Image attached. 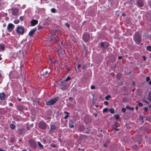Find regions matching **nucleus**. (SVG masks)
<instances>
[{
  "label": "nucleus",
  "mask_w": 151,
  "mask_h": 151,
  "mask_svg": "<svg viewBox=\"0 0 151 151\" xmlns=\"http://www.w3.org/2000/svg\"><path fill=\"white\" fill-rule=\"evenodd\" d=\"M94 115L95 117H96L97 116V114L96 113H95L94 114Z\"/></svg>",
  "instance_id": "45"
},
{
  "label": "nucleus",
  "mask_w": 151,
  "mask_h": 151,
  "mask_svg": "<svg viewBox=\"0 0 151 151\" xmlns=\"http://www.w3.org/2000/svg\"><path fill=\"white\" fill-rule=\"evenodd\" d=\"M117 124L118 123L116 122L113 125V128L116 131H118L119 129H118L117 128V127H118L117 125Z\"/></svg>",
  "instance_id": "14"
},
{
  "label": "nucleus",
  "mask_w": 151,
  "mask_h": 151,
  "mask_svg": "<svg viewBox=\"0 0 151 151\" xmlns=\"http://www.w3.org/2000/svg\"><path fill=\"white\" fill-rule=\"evenodd\" d=\"M144 109L145 111H147L148 109L147 107H145L144 108Z\"/></svg>",
  "instance_id": "37"
},
{
  "label": "nucleus",
  "mask_w": 151,
  "mask_h": 151,
  "mask_svg": "<svg viewBox=\"0 0 151 151\" xmlns=\"http://www.w3.org/2000/svg\"><path fill=\"white\" fill-rule=\"evenodd\" d=\"M70 79V77H68L66 80H65V81H67Z\"/></svg>",
  "instance_id": "27"
},
{
  "label": "nucleus",
  "mask_w": 151,
  "mask_h": 151,
  "mask_svg": "<svg viewBox=\"0 0 151 151\" xmlns=\"http://www.w3.org/2000/svg\"><path fill=\"white\" fill-rule=\"evenodd\" d=\"M110 112L111 114H114V109H109Z\"/></svg>",
  "instance_id": "21"
},
{
  "label": "nucleus",
  "mask_w": 151,
  "mask_h": 151,
  "mask_svg": "<svg viewBox=\"0 0 151 151\" xmlns=\"http://www.w3.org/2000/svg\"><path fill=\"white\" fill-rule=\"evenodd\" d=\"M48 71H46L45 72V73H44V75H46L47 74V73H48Z\"/></svg>",
  "instance_id": "42"
},
{
  "label": "nucleus",
  "mask_w": 151,
  "mask_h": 151,
  "mask_svg": "<svg viewBox=\"0 0 151 151\" xmlns=\"http://www.w3.org/2000/svg\"><path fill=\"white\" fill-rule=\"evenodd\" d=\"M29 143L32 147L34 148H35L36 147V144L34 141L32 140H30L29 141Z\"/></svg>",
  "instance_id": "7"
},
{
  "label": "nucleus",
  "mask_w": 151,
  "mask_h": 151,
  "mask_svg": "<svg viewBox=\"0 0 151 151\" xmlns=\"http://www.w3.org/2000/svg\"><path fill=\"white\" fill-rule=\"evenodd\" d=\"M123 57L122 56H119L118 57V59H121Z\"/></svg>",
  "instance_id": "39"
},
{
  "label": "nucleus",
  "mask_w": 151,
  "mask_h": 151,
  "mask_svg": "<svg viewBox=\"0 0 151 151\" xmlns=\"http://www.w3.org/2000/svg\"><path fill=\"white\" fill-rule=\"evenodd\" d=\"M110 96L109 95L106 96L105 97V99L106 100H109L110 98Z\"/></svg>",
  "instance_id": "23"
},
{
  "label": "nucleus",
  "mask_w": 151,
  "mask_h": 151,
  "mask_svg": "<svg viewBox=\"0 0 151 151\" xmlns=\"http://www.w3.org/2000/svg\"><path fill=\"white\" fill-rule=\"evenodd\" d=\"M127 99L126 98H124L123 99V101L124 102H125L126 101Z\"/></svg>",
  "instance_id": "38"
},
{
  "label": "nucleus",
  "mask_w": 151,
  "mask_h": 151,
  "mask_svg": "<svg viewBox=\"0 0 151 151\" xmlns=\"http://www.w3.org/2000/svg\"><path fill=\"white\" fill-rule=\"evenodd\" d=\"M72 99V98H69V99Z\"/></svg>",
  "instance_id": "57"
},
{
  "label": "nucleus",
  "mask_w": 151,
  "mask_h": 151,
  "mask_svg": "<svg viewBox=\"0 0 151 151\" xmlns=\"http://www.w3.org/2000/svg\"><path fill=\"white\" fill-rule=\"evenodd\" d=\"M58 100L57 98H55L52 99L46 103V105H51L55 104Z\"/></svg>",
  "instance_id": "3"
},
{
  "label": "nucleus",
  "mask_w": 151,
  "mask_h": 151,
  "mask_svg": "<svg viewBox=\"0 0 151 151\" xmlns=\"http://www.w3.org/2000/svg\"><path fill=\"white\" fill-rule=\"evenodd\" d=\"M2 75L1 73H0V78H1V77Z\"/></svg>",
  "instance_id": "50"
},
{
  "label": "nucleus",
  "mask_w": 151,
  "mask_h": 151,
  "mask_svg": "<svg viewBox=\"0 0 151 151\" xmlns=\"http://www.w3.org/2000/svg\"><path fill=\"white\" fill-rule=\"evenodd\" d=\"M75 124V121L74 120H71L69 122V126L70 128L73 127Z\"/></svg>",
  "instance_id": "6"
},
{
  "label": "nucleus",
  "mask_w": 151,
  "mask_h": 151,
  "mask_svg": "<svg viewBox=\"0 0 151 151\" xmlns=\"http://www.w3.org/2000/svg\"><path fill=\"white\" fill-rule=\"evenodd\" d=\"M65 114H69L67 112H64Z\"/></svg>",
  "instance_id": "51"
},
{
  "label": "nucleus",
  "mask_w": 151,
  "mask_h": 151,
  "mask_svg": "<svg viewBox=\"0 0 151 151\" xmlns=\"http://www.w3.org/2000/svg\"><path fill=\"white\" fill-rule=\"evenodd\" d=\"M108 109L107 108H105L103 110V112H106L107 111Z\"/></svg>",
  "instance_id": "28"
},
{
  "label": "nucleus",
  "mask_w": 151,
  "mask_h": 151,
  "mask_svg": "<svg viewBox=\"0 0 151 151\" xmlns=\"http://www.w3.org/2000/svg\"><path fill=\"white\" fill-rule=\"evenodd\" d=\"M138 105L140 106H143V104L141 103H138Z\"/></svg>",
  "instance_id": "33"
},
{
  "label": "nucleus",
  "mask_w": 151,
  "mask_h": 151,
  "mask_svg": "<svg viewBox=\"0 0 151 151\" xmlns=\"http://www.w3.org/2000/svg\"><path fill=\"white\" fill-rule=\"evenodd\" d=\"M68 115L65 116L64 117V119H67L68 118Z\"/></svg>",
  "instance_id": "44"
},
{
  "label": "nucleus",
  "mask_w": 151,
  "mask_h": 151,
  "mask_svg": "<svg viewBox=\"0 0 151 151\" xmlns=\"http://www.w3.org/2000/svg\"><path fill=\"white\" fill-rule=\"evenodd\" d=\"M126 111V109L125 108H122V111L123 112H125Z\"/></svg>",
  "instance_id": "29"
},
{
  "label": "nucleus",
  "mask_w": 151,
  "mask_h": 151,
  "mask_svg": "<svg viewBox=\"0 0 151 151\" xmlns=\"http://www.w3.org/2000/svg\"><path fill=\"white\" fill-rule=\"evenodd\" d=\"M134 39L137 42L139 43L141 41V38L139 34L136 33L134 36Z\"/></svg>",
  "instance_id": "2"
},
{
  "label": "nucleus",
  "mask_w": 151,
  "mask_h": 151,
  "mask_svg": "<svg viewBox=\"0 0 151 151\" xmlns=\"http://www.w3.org/2000/svg\"><path fill=\"white\" fill-rule=\"evenodd\" d=\"M143 59H144V60L145 61L146 60V58L145 56H143Z\"/></svg>",
  "instance_id": "43"
},
{
  "label": "nucleus",
  "mask_w": 151,
  "mask_h": 151,
  "mask_svg": "<svg viewBox=\"0 0 151 151\" xmlns=\"http://www.w3.org/2000/svg\"><path fill=\"white\" fill-rule=\"evenodd\" d=\"M43 141L44 143H45L46 142V140L45 139H43Z\"/></svg>",
  "instance_id": "41"
},
{
  "label": "nucleus",
  "mask_w": 151,
  "mask_h": 151,
  "mask_svg": "<svg viewBox=\"0 0 151 151\" xmlns=\"http://www.w3.org/2000/svg\"><path fill=\"white\" fill-rule=\"evenodd\" d=\"M107 43H106L102 42L101 44V46L102 47H106L108 46H106Z\"/></svg>",
  "instance_id": "15"
},
{
  "label": "nucleus",
  "mask_w": 151,
  "mask_h": 151,
  "mask_svg": "<svg viewBox=\"0 0 151 151\" xmlns=\"http://www.w3.org/2000/svg\"><path fill=\"white\" fill-rule=\"evenodd\" d=\"M56 127L53 125H51L50 127V132H53L56 129Z\"/></svg>",
  "instance_id": "10"
},
{
  "label": "nucleus",
  "mask_w": 151,
  "mask_h": 151,
  "mask_svg": "<svg viewBox=\"0 0 151 151\" xmlns=\"http://www.w3.org/2000/svg\"><path fill=\"white\" fill-rule=\"evenodd\" d=\"M81 67V65L80 64H79L78 65V69H79Z\"/></svg>",
  "instance_id": "36"
},
{
  "label": "nucleus",
  "mask_w": 151,
  "mask_h": 151,
  "mask_svg": "<svg viewBox=\"0 0 151 151\" xmlns=\"http://www.w3.org/2000/svg\"><path fill=\"white\" fill-rule=\"evenodd\" d=\"M91 88L92 89H95V87L94 86H91Z\"/></svg>",
  "instance_id": "34"
},
{
  "label": "nucleus",
  "mask_w": 151,
  "mask_h": 151,
  "mask_svg": "<svg viewBox=\"0 0 151 151\" xmlns=\"http://www.w3.org/2000/svg\"><path fill=\"white\" fill-rule=\"evenodd\" d=\"M38 21L37 20L34 19L31 22V24L32 26H34L37 24Z\"/></svg>",
  "instance_id": "12"
},
{
  "label": "nucleus",
  "mask_w": 151,
  "mask_h": 151,
  "mask_svg": "<svg viewBox=\"0 0 151 151\" xmlns=\"http://www.w3.org/2000/svg\"><path fill=\"white\" fill-rule=\"evenodd\" d=\"M108 104V102L107 101H104V104L106 105H107Z\"/></svg>",
  "instance_id": "30"
},
{
  "label": "nucleus",
  "mask_w": 151,
  "mask_h": 151,
  "mask_svg": "<svg viewBox=\"0 0 151 151\" xmlns=\"http://www.w3.org/2000/svg\"><path fill=\"white\" fill-rule=\"evenodd\" d=\"M115 118L117 120L119 119V116L118 115H115Z\"/></svg>",
  "instance_id": "26"
},
{
  "label": "nucleus",
  "mask_w": 151,
  "mask_h": 151,
  "mask_svg": "<svg viewBox=\"0 0 151 151\" xmlns=\"http://www.w3.org/2000/svg\"><path fill=\"white\" fill-rule=\"evenodd\" d=\"M6 98V95L4 93H0V99L1 100H4Z\"/></svg>",
  "instance_id": "9"
},
{
  "label": "nucleus",
  "mask_w": 151,
  "mask_h": 151,
  "mask_svg": "<svg viewBox=\"0 0 151 151\" xmlns=\"http://www.w3.org/2000/svg\"><path fill=\"white\" fill-rule=\"evenodd\" d=\"M19 22V19H15L14 21V23L15 24H17Z\"/></svg>",
  "instance_id": "20"
},
{
  "label": "nucleus",
  "mask_w": 151,
  "mask_h": 151,
  "mask_svg": "<svg viewBox=\"0 0 151 151\" xmlns=\"http://www.w3.org/2000/svg\"><path fill=\"white\" fill-rule=\"evenodd\" d=\"M151 107V106H150H150H149V107Z\"/></svg>",
  "instance_id": "58"
},
{
  "label": "nucleus",
  "mask_w": 151,
  "mask_h": 151,
  "mask_svg": "<svg viewBox=\"0 0 151 151\" xmlns=\"http://www.w3.org/2000/svg\"><path fill=\"white\" fill-rule=\"evenodd\" d=\"M18 100L19 101H20L22 100V99H19Z\"/></svg>",
  "instance_id": "49"
},
{
  "label": "nucleus",
  "mask_w": 151,
  "mask_h": 151,
  "mask_svg": "<svg viewBox=\"0 0 151 151\" xmlns=\"http://www.w3.org/2000/svg\"><path fill=\"white\" fill-rule=\"evenodd\" d=\"M135 109H136V110H137L138 109V107L137 106H136V107H135Z\"/></svg>",
  "instance_id": "48"
},
{
  "label": "nucleus",
  "mask_w": 151,
  "mask_h": 151,
  "mask_svg": "<svg viewBox=\"0 0 151 151\" xmlns=\"http://www.w3.org/2000/svg\"><path fill=\"white\" fill-rule=\"evenodd\" d=\"M39 127L42 129H44L46 127V124L43 122H40L39 124Z\"/></svg>",
  "instance_id": "5"
},
{
  "label": "nucleus",
  "mask_w": 151,
  "mask_h": 151,
  "mask_svg": "<svg viewBox=\"0 0 151 151\" xmlns=\"http://www.w3.org/2000/svg\"><path fill=\"white\" fill-rule=\"evenodd\" d=\"M104 147H106L107 146V145H106V144H104Z\"/></svg>",
  "instance_id": "46"
},
{
  "label": "nucleus",
  "mask_w": 151,
  "mask_h": 151,
  "mask_svg": "<svg viewBox=\"0 0 151 151\" xmlns=\"http://www.w3.org/2000/svg\"><path fill=\"white\" fill-rule=\"evenodd\" d=\"M14 26L12 23H9L7 26V29L9 32H11L14 29Z\"/></svg>",
  "instance_id": "4"
},
{
  "label": "nucleus",
  "mask_w": 151,
  "mask_h": 151,
  "mask_svg": "<svg viewBox=\"0 0 151 151\" xmlns=\"http://www.w3.org/2000/svg\"><path fill=\"white\" fill-rule=\"evenodd\" d=\"M0 151H6L5 150H3L2 149L0 148Z\"/></svg>",
  "instance_id": "47"
},
{
  "label": "nucleus",
  "mask_w": 151,
  "mask_h": 151,
  "mask_svg": "<svg viewBox=\"0 0 151 151\" xmlns=\"http://www.w3.org/2000/svg\"><path fill=\"white\" fill-rule=\"evenodd\" d=\"M21 18H22V17H20V19H21Z\"/></svg>",
  "instance_id": "55"
},
{
  "label": "nucleus",
  "mask_w": 151,
  "mask_h": 151,
  "mask_svg": "<svg viewBox=\"0 0 151 151\" xmlns=\"http://www.w3.org/2000/svg\"><path fill=\"white\" fill-rule=\"evenodd\" d=\"M65 26L67 27L68 28H69L70 26V25L68 24V23H67L65 24Z\"/></svg>",
  "instance_id": "31"
},
{
  "label": "nucleus",
  "mask_w": 151,
  "mask_h": 151,
  "mask_svg": "<svg viewBox=\"0 0 151 151\" xmlns=\"http://www.w3.org/2000/svg\"><path fill=\"white\" fill-rule=\"evenodd\" d=\"M51 11L52 12L54 13L55 12V9L52 8L51 9Z\"/></svg>",
  "instance_id": "25"
},
{
  "label": "nucleus",
  "mask_w": 151,
  "mask_h": 151,
  "mask_svg": "<svg viewBox=\"0 0 151 151\" xmlns=\"http://www.w3.org/2000/svg\"><path fill=\"white\" fill-rule=\"evenodd\" d=\"M122 16H125V14H122Z\"/></svg>",
  "instance_id": "53"
},
{
  "label": "nucleus",
  "mask_w": 151,
  "mask_h": 151,
  "mask_svg": "<svg viewBox=\"0 0 151 151\" xmlns=\"http://www.w3.org/2000/svg\"><path fill=\"white\" fill-rule=\"evenodd\" d=\"M133 148L134 149H136L137 148V146L136 145H135L133 146Z\"/></svg>",
  "instance_id": "35"
},
{
  "label": "nucleus",
  "mask_w": 151,
  "mask_h": 151,
  "mask_svg": "<svg viewBox=\"0 0 151 151\" xmlns=\"http://www.w3.org/2000/svg\"><path fill=\"white\" fill-rule=\"evenodd\" d=\"M16 31L17 34L22 35L24 32V28L23 26H18L16 28Z\"/></svg>",
  "instance_id": "1"
},
{
  "label": "nucleus",
  "mask_w": 151,
  "mask_h": 151,
  "mask_svg": "<svg viewBox=\"0 0 151 151\" xmlns=\"http://www.w3.org/2000/svg\"><path fill=\"white\" fill-rule=\"evenodd\" d=\"M145 102H146V103H148V102L147 101H144Z\"/></svg>",
  "instance_id": "54"
},
{
  "label": "nucleus",
  "mask_w": 151,
  "mask_h": 151,
  "mask_svg": "<svg viewBox=\"0 0 151 151\" xmlns=\"http://www.w3.org/2000/svg\"><path fill=\"white\" fill-rule=\"evenodd\" d=\"M134 84H135L134 83V82H133V84L134 85Z\"/></svg>",
  "instance_id": "56"
},
{
  "label": "nucleus",
  "mask_w": 151,
  "mask_h": 151,
  "mask_svg": "<svg viewBox=\"0 0 151 151\" xmlns=\"http://www.w3.org/2000/svg\"><path fill=\"white\" fill-rule=\"evenodd\" d=\"M150 78L149 77H146V80L147 81H148L150 80Z\"/></svg>",
  "instance_id": "32"
},
{
  "label": "nucleus",
  "mask_w": 151,
  "mask_h": 151,
  "mask_svg": "<svg viewBox=\"0 0 151 151\" xmlns=\"http://www.w3.org/2000/svg\"><path fill=\"white\" fill-rule=\"evenodd\" d=\"M96 107H98V106H96Z\"/></svg>",
  "instance_id": "60"
},
{
  "label": "nucleus",
  "mask_w": 151,
  "mask_h": 151,
  "mask_svg": "<svg viewBox=\"0 0 151 151\" xmlns=\"http://www.w3.org/2000/svg\"><path fill=\"white\" fill-rule=\"evenodd\" d=\"M0 48L1 50H4V45H1L0 46Z\"/></svg>",
  "instance_id": "24"
},
{
  "label": "nucleus",
  "mask_w": 151,
  "mask_h": 151,
  "mask_svg": "<svg viewBox=\"0 0 151 151\" xmlns=\"http://www.w3.org/2000/svg\"><path fill=\"white\" fill-rule=\"evenodd\" d=\"M10 128L12 129H14L15 128V125L12 124H11L10 125Z\"/></svg>",
  "instance_id": "18"
},
{
  "label": "nucleus",
  "mask_w": 151,
  "mask_h": 151,
  "mask_svg": "<svg viewBox=\"0 0 151 151\" xmlns=\"http://www.w3.org/2000/svg\"><path fill=\"white\" fill-rule=\"evenodd\" d=\"M126 108L128 109L131 110H134V108L133 107H130L129 106H126Z\"/></svg>",
  "instance_id": "16"
},
{
  "label": "nucleus",
  "mask_w": 151,
  "mask_h": 151,
  "mask_svg": "<svg viewBox=\"0 0 151 151\" xmlns=\"http://www.w3.org/2000/svg\"><path fill=\"white\" fill-rule=\"evenodd\" d=\"M82 68L83 69H85L86 68V67L85 66H83L82 67Z\"/></svg>",
  "instance_id": "40"
},
{
  "label": "nucleus",
  "mask_w": 151,
  "mask_h": 151,
  "mask_svg": "<svg viewBox=\"0 0 151 151\" xmlns=\"http://www.w3.org/2000/svg\"><path fill=\"white\" fill-rule=\"evenodd\" d=\"M36 29L35 28L31 29L29 32V35L30 36H31L33 35V33L36 31Z\"/></svg>",
  "instance_id": "11"
},
{
  "label": "nucleus",
  "mask_w": 151,
  "mask_h": 151,
  "mask_svg": "<svg viewBox=\"0 0 151 151\" xmlns=\"http://www.w3.org/2000/svg\"><path fill=\"white\" fill-rule=\"evenodd\" d=\"M148 99L149 101H151V92L149 94L148 96Z\"/></svg>",
  "instance_id": "19"
},
{
  "label": "nucleus",
  "mask_w": 151,
  "mask_h": 151,
  "mask_svg": "<svg viewBox=\"0 0 151 151\" xmlns=\"http://www.w3.org/2000/svg\"><path fill=\"white\" fill-rule=\"evenodd\" d=\"M37 144L40 148L41 149H42L43 148V146L41 144V143L39 142H37Z\"/></svg>",
  "instance_id": "17"
},
{
  "label": "nucleus",
  "mask_w": 151,
  "mask_h": 151,
  "mask_svg": "<svg viewBox=\"0 0 151 151\" xmlns=\"http://www.w3.org/2000/svg\"><path fill=\"white\" fill-rule=\"evenodd\" d=\"M89 38V35L88 34H86L83 35V39L86 42H87Z\"/></svg>",
  "instance_id": "8"
},
{
  "label": "nucleus",
  "mask_w": 151,
  "mask_h": 151,
  "mask_svg": "<svg viewBox=\"0 0 151 151\" xmlns=\"http://www.w3.org/2000/svg\"><path fill=\"white\" fill-rule=\"evenodd\" d=\"M137 2L139 6H143V4L142 0H138Z\"/></svg>",
  "instance_id": "13"
},
{
  "label": "nucleus",
  "mask_w": 151,
  "mask_h": 151,
  "mask_svg": "<svg viewBox=\"0 0 151 151\" xmlns=\"http://www.w3.org/2000/svg\"><path fill=\"white\" fill-rule=\"evenodd\" d=\"M53 147H55V145H54Z\"/></svg>",
  "instance_id": "59"
},
{
  "label": "nucleus",
  "mask_w": 151,
  "mask_h": 151,
  "mask_svg": "<svg viewBox=\"0 0 151 151\" xmlns=\"http://www.w3.org/2000/svg\"><path fill=\"white\" fill-rule=\"evenodd\" d=\"M147 49L149 51H151V46H148L147 47Z\"/></svg>",
  "instance_id": "22"
},
{
  "label": "nucleus",
  "mask_w": 151,
  "mask_h": 151,
  "mask_svg": "<svg viewBox=\"0 0 151 151\" xmlns=\"http://www.w3.org/2000/svg\"><path fill=\"white\" fill-rule=\"evenodd\" d=\"M149 84L151 85V81H150Z\"/></svg>",
  "instance_id": "52"
}]
</instances>
